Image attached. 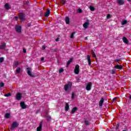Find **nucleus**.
Listing matches in <instances>:
<instances>
[{"label":"nucleus","instance_id":"obj_55","mask_svg":"<svg viewBox=\"0 0 131 131\" xmlns=\"http://www.w3.org/2000/svg\"><path fill=\"white\" fill-rule=\"evenodd\" d=\"M123 131H126L125 130H123Z\"/></svg>","mask_w":131,"mask_h":131},{"label":"nucleus","instance_id":"obj_21","mask_svg":"<svg viewBox=\"0 0 131 131\" xmlns=\"http://www.w3.org/2000/svg\"><path fill=\"white\" fill-rule=\"evenodd\" d=\"M65 21L66 24H69V23H70V18H69V17L66 16L65 18Z\"/></svg>","mask_w":131,"mask_h":131},{"label":"nucleus","instance_id":"obj_50","mask_svg":"<svg viewBox=\"0 0 131 131\" xmlns=\"http://www.w3.org/2000/svg\"><path fill=\"white\" fill-rule=\"evenodd\" d=\"M43 60H45V57H42L41 58V61H43Z\"/></svg>","mask_w":131,"mask_h":131},{"label":"nucleus","instance_id":"obj_25","mask_svg":"<svg viewBox=\"0 0 131 131\" xmlns=\"http://www.w3.org/2000/svg\"><path fill=\"white\" fill-rule=\"evenodd\" d=\"M10 116H11V115L9 113H6L5 114V118L8 119L10 118Z\"/></svg>","mask_w":131,"mask_h":131},{"label":"nucleus","instance_id":"obj_31","mask_svg":"<svg viewBox=\"0 0 131 131\" xmlns=\"http://www.w3.org/2000/svg\"><path fill=\"white\" fill-rule=\"evenodd\" d=\"M5 97H10L11 96H12V94H11L10 93H9L8 94H6L4 95Z\"/></svg>","mask_w":131,"mask_h":131},{"label":"nucleus","instance_id":"obj_3","mask_svg":"<svg viewBox=\"0 0 131 131\" xmlns=\"http://www.w3.org/2000/svg\"><path fill=\"white\" fill-rule=\"evenodd\" d=\"M18 125H19V124H18L17 122H13L11 125V127H10V129H11V130H13L14 128H16V127H18Z\"/></svg>","mask_w":131,"mask_h":131},{"label":"nucleus","instance_id":"obj_18","mask_svg":"<svg viewBox=\"0 0 131 131\" xmlns=\"http://www.w3.org/2000/svg\"><path fill=\"white\" fill-rule=\"evenodd\" d=\"M77 110H78V108L77 107H73L71 112V114H74Z\"/></svg>","mask_w":131,"mask_h":131},{"label":"nucleus","instance_id":"obj_11","mask_svg":"<svg viewBox=\"0 0 131 131\" xmlns=\"http://www.w3.org/2000/svg\"><path fill=\"white\" fill-rule=\"evenodd\" d=\"M50 14H51V12L50 11V9H47L46 10V12H45L44 13V16L45 17H48L49 16H50Z\"/></svg>","mask_w":131,"mask_h":131},{"label":"nucleus","instance_id":"obj_28","mask_svg":"<svg viewBox=\"0 0 131 131\" xmlns=\"http://www.w3.org/2000/svg\"><path fill=\"white\" fill-rule=\"evenodd\" d=\"M91 52H92V54L93 58H97V56H96V54H95V52H94V51L91 50Z\"/></svg>","mask_w":131,"mask_h":131},{"label":"nucleus","instance_id":"obj_38","mask_svg":"<svg viewBox=\"0 0 131 131\" xmlns=\"http://www.w3.org/2000/svg\"><path fill=\"white\" fill-rule=\"evenodd\" d=\"M64 72V69L63 68H61L59 70V73H62V72Z\"/></svg>","mask_w":131,"mask_h":131},{"label":"nucleus","instance_id":"obj_7","mask_svg":"<svg viewBox=\"0 0 131 131\" xmlns=\"http://www.w3.org/2000/svg\"><path fill=\"white\" fill-rule=\"evenodd\" d=\"M5 48H7L6 42H2L0 45V50H4Z\"/></svg>","mask_w":131,"mask_h":131},{"label":"nucleus","instance_id":"obj_14","mask_svg":"<svg viewBox=\"0 0 131 131\" xmlns=\"http://www.w3.org/2000/svg\"><path fill=\"white\" fill-rule=\"evenodd\" d=\"M87 59L88 61L89 66L92 65V60H91V55H87Z\"/></svg>","mask_w":131,"mask_h":131},{"label":"nucleus","instance_id":"obj_35","mask_svg":"<svg viewBox=\"0 0 131 131\" xmlns=\"http://www.w3.org/2000/svg\"><path fill=\"white\" fill-rule=\"evenodd\" d=\"M84 123L86 125H89L90 124V122L88 120H85Z\"/></svg>","mask_w":131,"mask_h":131},{"label":"nucleus","instance_id":"obj_1","mask_svg":"<svg viewBox=\"0 0 131 131\" xmlns=\"http://www.w3.org/2000/svg\"><path fill=\"white\" fill-rule=\"evenodd\" d=\"M72 87V82H69L68 84L64 85V91L65 92H67L68 90H71V88Z\"/></svg>","mask_w":131,"mask_h":131},{"label":"nucleus","instance_id":"obj_23","mask_svg":"<svg viewBox=\"0 0 131 131\" xmlns=\"http://www.w3.org/2000/svg\"><path fill=\"white\" fill-rule=\"evenodd\" d=\"M65 110L66 111H68L69 110V104H68V103H67L66 104Z\"/></svg>","mask_w":131,"mask_h":131},{"label":"nucleus","instance_id":"obj_39","mask_svg":"<svg viewBox=\"0 0 131 131\" xmlns=\"http://www.w3.org/2000/svg\"><path fill=\"white\" fill-rule=\"evenodd\" d=\"M4 62V57H0V63Z\"/></svg>","mask_w":131,"mask_h":131},{"label":"nucleus","instance_id":"obj_13","mask_svg":"<svg viewBox=\"0 0 131 131\" xmlns=\"http://www.w3.org/2000/svg\"><path fill=\"white\" fill-rule=\"evenodd\" d=\"M114 68H115V69H119V70H121V69L123 68V67L121 65L116 64Z\"/></svg>","mask_w":131,"mask_h":131},{"label":"nucleus","instance_id":"obj_52","mask_svg":"<svg viewBox=\"0 0 131 131\" xmlns=\"http://www.w3.org/2000/svg\"><path fill=\"white\" fill-rule=\"evenodd\" d=\"M129 99L131 100V95L129 96Z\"/></svg>","mask_w":131,"mask_h":131},{"label":"nucleus","instance_id":"obj_5","mask_svg":"<svg viewBox=\"0 0 131 131\" xmlns=\"http://www.w3.org/2000/svg\"><path fill=\"white\" fill-rule=\"evenodd\" d=\"M21 26H19V25H16L15 26V30L16 31V32H18V33H21Z\"/></svg>","mask_w":131,"mask_h":131},{"label":"nucleus","instance_id":"obj_34","mask_svg":"<svg viewBox=\"0 0 131 131\" xmlns=\"http://www.w3.org/2000/svg\"><path fill=\"white\" fill-rule=\"evenodd\" d=\"M89 8L91 11H95V8L92 6H90Z\"/></svg>","mask_w":131,"mask_h":131},{"label":"nucleus","instance_id":"obj_33","mask_svg":"<svg viewBox=\"0 0 131 131\" xmlns=\"http://www.w3.org/2000/svg\"><path fill=\"white\" fill-rule=\"evenodd\" d=\"M5 86V83L4 82H1L0 83V88H4Z\"/></svg>","mask_w":131,"mask_h":131},{"label":"nucleus","instance_id":"obj_54","mask_svg":"<svg viewBox=\"0 0 131 131\" xmlns=\"http://www.w3.org/2000/svg\"><path fill=\"white\" fill-rule=\"evenodd\" d=\"M128 2H130V0H127Z\"/></svg>","mask_w":131,"mask_h":131},{"label":"nucleus","instance_id":"obj_36","mask_svg":"<svg viewBox=\"0 0 131 131\" xmlns=\"http://www.w3.org/2000/svg\"><path fill=\"white\" fill-rule=\"evenodd\" d=\"M77 13H82V10L81 9L79 8L78 10L77 11Z\"/></svg>","mask_w":131,"mask_h":131},{"label":"nucleus","instance_id":"obj_2","mask_svg":"<svg viewBox=\"0 0 131 131\" xmlns=\"http://www.w3.org/2000/svg\"><path fill=\"white\" fill-rule=\"evenodd\" d=\"M27 72L28 73V75L29 76H31V77H35V75L31 74V68H27Z\"/></svg>","mask_w":131,"mask_h":131},{"label":"nucleus","instance_id":"obj_24","mask_svg":"<svg viewBox=\"0 0 131 131\" xmlns=\"http://www.w3.org/2000/svg\"><path fill=\"white\" fill-rule=\"evenodd\" d=\"M5 9L6 10H10V5H9V3H6L5 4Z\"/></svg>","mask_w":131,"mask_h":131},{"label":"nucleus","instance_id":"obj_49","mask_svg":"<svg viewBox=\"0 0 131 131\" xmlns=\"http://www.w3.org/2000/svg\"><path fill=\"white\" fill-rule=\"evenodd\" d=\"M59 39H60V38H57V39H56V41H59Z\"/></svg>","mask_w":131,"mask_h":131},{"label":"nucleus","instance_id":"obj_46","mask_svg":"<svg viewBox=\"0 0 131 131\" xmlns=\"http://www.w3.org/2000/svg\"><path fill=\"white\" fill-rule=\"evenodd\" d=\"M23 52L24 53H26V49L25 48L23 49Z\"/></svg>","mask_w":131,"mask_h":131},{"label":"nucleus","instance_id":"obj_47","mask_svg":"<svg viewBox=\"0 0 131 131\" xmlns=\"http://www.w3.org/2000/svg\"><path fill=\"white\" fill-rule=\"evenodd\" d=\"M30 26H31V24H28V27H30Z\"/></svg>","mask_w":131,"mask_h":131},{"label":"nucleus","instance_id":"obj_8","mask_svg":"<svg viewBox=\"0 0 131 131\" xmlns=\"http://www.w3.org/2000/svg\"><path fill=\"white\" fill-rule=\"evenodd\" d=\"M92 82H90L89 83H88V84L86 86V91H91V89H92Z\"/></svg>","mask_w":131,"mask_h":131},{"label":"nucleus","instance_id":"obj_20","mask_svg":"<svg viewBox=\"0 0 131 131\" xmlns=\"http://www.w3.org/2000/svg\"><path fill=\"white\" fill-rule=\"evenodd\" d=\"M117 3L120 6H122L124 5V1L123 0H117Z\"/></svg>","mask_w":131,"mask_h":131},{"label":"nucleus","instance_id":"obj_51","mask_svg":"<svg viewBox=\"0 0 131 131\" xmlns=\"http://www.w3.org/2000/svg\"><path fill=\"white\" fill-rule=\"evenodd\" d=\"M85 40L88 39V37H86L85 38Z\"/></svg>","mask_w":131,"mask_h":131},{"label":"nucleus","instance_id":"obj_41","mask_svg":"<svg viewBox=\"0 0 131 131\" xmlns=\"http://www.w3.org/2000/svg\"><path fill=\"white\" fill-rule=\"evenodd\" d=\"M110 18H111V15L108 14L107 15V19H110Z\"/></svg>","mask_w":131,"mask_h":131},{"label":"nucleus","instance_id":"obj_37","mask_svg":"<svg viewBox=\"0 0 131 131\" xmlns=\"http://www.w3.org/2000/svg\"><path fill=\"white\" fill-rule=\"evenodd\" d=\"M119 128V123H118L116 126V130L117 131V130Z\"/></svg>","mask_w":131,"mask_h":131},{"label":"nucleus","instance_id":"obj_42","mask_svg":"<svg viewBox=\"0 0 131 131\" xmlns=\"http://www.w3.org/2000/svg\"><path fill=\"white\" fill-rule=\"evenodd\" d=\"M74 96H75V94H74V93H73L72 94V99H74Z\"/></svg>","mask_w":131,"mask_h":131},{"label":"nucleus","instance_id":"obj_16","mask_svg":"<svg viewBox=\"0 0 131 131\" xmlns=\"http://www.w3.org/2000/svg\"><path fill=\"white\" fill-rule=\"evenodd\" d=\"M122 40L123 42H124L126 45H128V39H127V38L126 37H123Z\"/></svg>","mask_w":131,"mask_h":131},{"label":"nucleus","instance_id":"obj_17","mask_svg":"<svg viewBox=\"0 0 131 131\" xmlns=\"http://www.w3.org/2000/svg\"><path fill=\"white\" fill-rule=\"evenodd\" d=\"M18 65H19V62H18V61H15L13 62V68H16L18 67Z\"/></svg>","mask_w":131,"mask_h":131},{"label":"nucleus","instance_id":"obj_9","mask_svg":"<svg viewBox=\"0 0 131 131\" xmlns=\"http://www.w3.org/2000/svg\"><path fill=\"white\" fill-rule=\"evenodd\" d=\"M25 16V14L24 13H19V18L21 21H24Z\"/></svg>","mask_w":131,"mask_h":131},{"label":"nucleus","instance_id":"obj_15","mask_svg":"<svg viewBox=\"0 0 131 131\" xmlns=\"http://www.w3.org/2000/svg\"><path fill=\"white\" fill-rule=\"evenodd\" d=\"M42 122H40L39 126L37 128V131H41L42 128Z\"/></svg>","mask_w":131,"mask_h":131},{"label":"nucleus","instance_id":"obj_27","mask_svg":"<svg viewBox=\"0 0 131 131\" xmlns=\"http://www.w3.org/2000/svg\"><path fill=\"white\" fill-rule=\"evenodd\" d=\"M60 4H61V5H62V6H64V5H65V4H66V0H61Z\"/></svg>","mask_w":131,"mask_h":131},{"label":"nucleus","instance_id":"obj_12","mask_svg":"<svg viewBox=\"0 0 131 131\" xmlns=\"http://www.w3.org/2000/svg\"><path fill=\"white\" fill-rule=\"evenodd\" d=\"M20 105L22 109H26L27 108V105L25 104V102H21L20 103Z\"/></svg>","mask_w":131,"mask_h":131},{"label":"nucleus","instance_id":"obj_53","mask_svg":"<svg viewBox=\"0 0 131 131\" xmlns=\"http://www.w3.org/2000/svg\"><path fill=\"white\" fill-rule=\"evenodd\" d=\"M107 130L112 131V130H109V129H107Z\"/></svg>","mask_w":131,"mask_h":131},{"label":"nucleus","instance_id":"obj_40","mask_svg":"<svg viewBox=\"0 0 131 131\" xmlns=\"http://www.w3.org/2000/svg\"><path fill=\"white\" fill-rule=\"evenodd\" d=\"M119 61H121V59H115L114 60V62H116L117 63H118V62H119Z\"/></svg>","mask_w":131,"mask_h":131},{"label":"nucleus","instance_id":"obj_43","mask_svg":"<svg viewBox=\"0 0 131 131\" xmlns=\"http://www.w3.org/2000/svg\"><path fill=\"white\" fill-rule=\"evenodd\" d=\"M116 100H117V98L114 97V98L113 99V102H115V101H116Z\"/></svg>","mask_w":131,"mask_h":131},{"label":"nucleus","instance_id":"obj_22","mask_svg":"<svg viewBox=\"0 0 131 131\" xmlns=\"http://www.w3.org/2000/svg\"><path fill=\"white\" fill-rule=\"evenodd\" d=\"M73 61V58H71L67 63V67L68 68L71 62Z\"/></svg>","mask_w":131,"mask_h":131},{"label":"nucleus","instance_id":"obj_44","mask_svg":"<svg viewBox=\"0 0 131 131\" xmlns=\"http://www.w3.org/2000/svg\"><path fill=\"white\" fill-rule=\"evenodd\" d=\"M112 74H115V70H112Z\"/></svg>","mask_w":131,"mask_h":131},{"label":"nucleus","instance_id":"obj_19","mask_svg":"<svg viewBox=\"0 0 131 131\" xmlns=\"http://www.w3.org/2000/svg\"><path fill=\"white\" fill-rule=\"evenodd\" d=\"M104 103V98L102 97L99 101V105L100 107H102L103 106V103Z\"/></svg>","mask_w":131,"mask_h":131},{"label":"nucleus","instance_id":"obj_45","mask_svg":"<svg viewBox=\"0 0 131 131\" xmlns=\"http://www.w3.org/2000/svg\"><path fill=\"white\" fill-rule=\"evenodd\" d=\"M42 50H45L46 49V46H43L42 47Z\"/></svg>","mask_w":131,"mask_h":131},{"label":"nucleus","instance_id":"obj_32","mask_svg":"<svg viewBox=\"0 0 131 131\" xmlns=\"http://www.w3.org/2000/svg\"><path fill=\"white\" fill-rule=\"evenodd\" d=\"M74 34H75V32H73L71 35V38H74Z\"/></svg>","mask_w":131,"mask_h":131},{"label":"nucleus","instance_id":"obj_29","mask_svg":"<svg viewBox=\"0 0 131 131\" xmlns=\"http://www.w3.org/2000/svg\"><path fill=\"white\" fill-rule=\"evenodd\" d=\"M47 121H51V117L50 116H46Z\"/></svg>","mask_w":131,"mask_h":131},{"label":"nucleus","instance_id":"obj_4","mask_svg":"<svg viewBox=\"0 0 131 131\" xmlns=\"http://www.w3.org/2000/svg\"><path fill=\"white\" fill-rule=\"evenodd\" d=\"M74 73L75 74H79V66L78 64H76L75 66Z\"/></svg>","mask_w":131,"mask_h":131},{"label":"nucleus","instance_id":"obj_48","mask_svg":"<svg viewBox=\"0 0 131 131\" xmlns=\"http://www.w3.org/2000/svg\"><path fill=\"white\" fill-rule=\"evenodd\" d=\"M15 19L17 21V20H18V16H15Z\"/></svg>","mask_w":131,"mask_h":131},{"label":"nucleus","instance_id":"obj_26","mask_svg":"<svg viewBox=\"0 0 131 131\" xmlns=\"http://www.w3.org/2000/svg\"><path fill=\"white\" fill-rule=\"evenodd\" d=\"M16 72L17 74L20 73L21 72V68H17L16 70Z\"/></svg>","mask_w":131,"mask_h":131},{"label":"nucleus","instance_id":"obj_6","mask_svg":"<svg viewBox=\"0 0 131 131\" xmlns=\"http://www.w3.org/2000/svg\"><path fill=\"white\" fill-rule=\"evenodd\" d=\"M16 99L18 100V101H20V100H21V99L22 98V94H21V93H18L16 94Z\"/></svg>","mask_w":131,"mask_h":131},{"label":"nucleus","instance_id":"obj_30","mask_svg":"<svg viewBox=\"0 0 131 131\" xmlns=\"http://www.w3.org/2000/svg\"><path fill=\"white\" fill-rule=\"evenodd\" d=\"M127 24V20H123L122 22V25H125Z\"/></svg>","mask_w":131,"mask_h":131},{"label":"nucleus","instance_id":"obj_10","mask_svg":"<svg viewBox=\"0 0 131 131\" xmlns=\"http://www.w3.org/2000/svg\"><path fill=\"white\" fill-rule=\"evenodd\" d=\"M90 20H87L86 22H85V23H84L83 24V27H84V28H85V29H88V26H89L90 25Z\"/></svg>","mask_w":131,"mask_h":131}]
</instances>
